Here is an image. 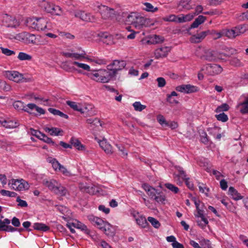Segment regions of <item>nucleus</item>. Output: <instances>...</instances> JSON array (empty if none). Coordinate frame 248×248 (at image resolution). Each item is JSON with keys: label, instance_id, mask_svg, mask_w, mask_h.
I'll list each match as a JSON object with an SVG mask.
<instances>
[{"label": "nucleus", "instance_id": "39", "mask_svg": "<svg viewBox=\"0 0 248 248\" xmlns=\"http://www.w3.org/2000/svg\"><path fill=\"white\" fill-rule=\"evenodd\" d=\"M145 7L143 9L147 12L151 13H155L157 12L158 8L157 7H155L151 3L149 2H144L143 3Z\"/></svg>", "mask_w": 248, "mask_h": 248}, {"label": "nucleus", "instance_id": "29", "mask_svg": "<svg viewBox=\"0 0 248 248\" xmlns=\"http://www.w3.org/2000/svg\"><path fill=\"white\" fill-rule=\"evenodd\" d=\"M202 58L204 60L208 61H216L217 60L215 53L211 50H207Z\"/></svg>", "mask_w": 248, "mask_h": 248}, {"label": "nucleus", "instance_id": "25", "mask_svg": "<svg viewBox=\"0 0 248 248\" xmlns=\"http://www.w3.org/2000/svg\"><path fill=\"white\" fill-rule=\"evenodd\" d=\"M70 142L72 146H74L78 150L83 151L85 149V146L81 144V143L78 139L76 138H71L70 140Z\"/></svg>", "mask_w": 248, "mask_h": 248}, {"label": "nucleus", "instance_id": "41", "mask_svg": "<svg viewBox=\"0 0 248 248\" xmlns=\"http://www.w3.org/2000/svg\"><path fill=\"white\" fill-rule=\"evenodd\" d=\"M136 221L137 224L141 228H146L148 225V223L145 217L141 215L139 217H138Z\"/></svg>", "mask_w": 248, "mask_h": 248}, {"label": "nucleus", "instance_id": "59", "mask_svg": "<svg viewBox=\"0 0 248 248\" xmlns=\"http://www.w3.org/2000/svg\"><path fill=\"white\" fill-rule=\"evenodd\" d=\"M0 193L4 196H8L10 197H14L16 195V194L14 192L2 189L0 190Z\"/></svg>", "mask_w": 248, "mask_h": 248}, {"label": "nucleus", "instance_id": "58", "mask_svg": "<svg viewBox=\"0 0 248 248\" xmlns=\"http://www.w3.org/2000/svg\"><path fill=\"white\" fill-rule=\"evenodd\" d=\"M165 186L174 193H177L179 192V188L171 184L166 183L165 184Z\"/></svg>", "mask_w": 248, "mask_h": 248}, {"label": "nucleus", "instance_id": "46", "mask_svg": "<svg viewBox=\"0 0 248 248\" xmlns=\"http://www.w3.org/2000/svg\"><path fill=\"white\" fill-rule=\"evenodd\" d=\"M164 38L163 37L157 35H153L150 38V42L153 44H159L163 42Z\"/></svg>", "mask_w": 248, "mask_h": 248}, {"label": "nucleus", "instance_id": "49", "mask_svg": "<svg viewBox=\"0 0 248 248\" xmlns=\"http://www.w3.org/2000/svg\"><path fill=\"white\" fill-rule=\"evenodd\" d=\"M159 194H156L154 200L157 202L164 204L165 201H166V197L165 196L161 193V192H158Z\"/></svg>", "mask_w": 248, "mask_h": 248}, {"label": "nucleus", "instance_id": "40", "mask_svg": "<svg viewBox=\"0 0 248 248\" xmlns=\"http://www.w3.org/2000/svg\"><path fill=\"white\" fill-rule=\"evenodd\" d=\"M2 218L3 216H1L0 217V230L4 231L8 225L10 224L11 221L8 218H5L2 220Z\"/></svg>", "mask_w": 248, "mask_h": 248}, {"label": "nucleus", "instance_id": "28", "mask_svg": "<svg viewBox=\"0 0 248 248\" xmlns=\"http://www.w3.org/2000/svg\"><path fill=\"white\" fill-rule=\"evenodd\" d=\"M178 96V94L175 91L172 92L170 94H167L166 100L171 104H177L178 101L175 98Z\"/></svg>", "mask_w": 248, "mask_h": 248}, {"label": "nucleus", "instance_id": "17", "mask_svg": "<svg viewBox=\"0 0 248 248\" xmlns=\"http://www.w3.org/2000/svg\"><path fill=\"white\" fill-rule=\"evenodd\" d=\"M89 221L94 226H96L99 229H102L103 225L106 222L103 221L102 219L94 217L93 215H90L88 217Z\"/></svg>", "mask_w": 248, "mask_h": 248}, {"label": "nucleus", "instance_id": "14", "mask_svg": "<svg viewBox=\"0 0 248 248\" xmlns=\"http://www.w3.org/2000/svg\"><path fill=\"white\" fill-rule=\"evenodd\" d=\"M141 186L151 199H154L156 194H159L155 188L150 186L147 184L144 183Z\"/></svg>", "mask_w": 248, "mask_h": 248}, {"label": "nucleus", "instance_id": "8", "mask_svg": "<svg viewBox=\"0 0 248 248\" xmlns=\"http://www.w3.org/2000/svg\"><path fill=\"white\" fill-rule=\"evenodd\" d=\"M66 104L74 110L80 112L81 113H85L88 109L89 105L79 103L76 102L67 101Z\"/></svg>", "mask_w": 248, "mask_h": 248}, {"label": "nucleus", "instance_id": "47", "mask_svg": "<svg viewBox=\"0 0 248 248\" xmlns=\"http://www.w3.org/2000/svg\"><path fill=\"white\" fill-rule=\"evenodd\" d=\"M73 65H76L78 67L82 69L87 71H91V67L90 66L85 63H83L79 62H78L74 61L72 62Z\"/></svg>", "mask_w": 248, "mask_h": 248}, {"label": "nucleus", "instance_id": "48", "mask_svg": "<svg viewBox=\"0 0 248 248\" xmlns=\"http://www.w3.org/2000/svg\"><path fill=\"white\" fill-rule=\"evenodd\" d=\"M13 107L15 109L18 110L24 111L25 105L21 101H16L14 102Z\"/></svg>", "mask_w": 248, "mask_h": 248}, {"label": "nucleus", "instance_id": "50", "mask_svg": "<svg viewBox=\"0 0 248 248\" xmlns=\"http://www.w3.org/2000/svg\"><path fill=\"white\" fill-rule=\"evenodd\" d=\"M17 58L20 61H30L32 57L26 53L20 52L18 54Z\"/></svg>", "mask_w": 248, "mask_h": 248}, {"label": "nucleus", "instance_id": "10", "mask_svg": "<svg viewBox=\"0 0 248 248\" xmlns=\"http://www.w3.org/2000/svg\"><path fill=\"white\" fill-rule=\"evenodd\" d=\"M222 68L220 65L215 64H208L206 66V73L208 75L214 76L222 72Z\"/></svg>", "mask_w": 248, "mask_h": 248}, {"label": "nucleus", "instance_id": "21", "mask_svg": "<svg viewBox=\"0 0 248 248\" xmlns=\"http://www.w3.org/2000/svg\"><path fill=\"white\" fill-rule=\"evenodd\" d=\"M228 193L232 198L235 201L241 200L243 198V197L232 186L229 187Z\"/></svg>", "mask_w": 248, "mask_h": 248}, {"label": "nucleus", "instance_id": "54", "mask_svg": "<svg viewBox=\"0 0 248 248\" xmlns=\"http://www.w3.org/2000/svg\"><path fill=\"white\" fill-rule=\"evenodd\" d=\"M180 174L181 175H182V177L185 179L186 181V185H187V186H188V187L189 188V189H192L194 187V186H193V184L191 183L189 181V179L188 178H186V175L185 174V172L184 170H180Z\"/></svg>", "mask_w": 248, "mask_h": 248}, {"label": "nucleus", "instance_id": "52", "mask_svg": "<svg viewBox=\"0 0 248 248\" xmlns=\"http://www.w3.org/2000/svg\"><path fill=\"white\" fill-rule=\"evenodd\" d=\"M133 106L134 108V109L138 111H141L146 108L145 105H142L139 101H136L134 102L133 104Z\"/></svg>", "mask_w": 248, "mask_h": 248}, {"label": "nucleus", "instance_id": "63", "mask_svg": "<svg viewBox=\"0 0 248 248\" xmlns=\"http://www.w3.org/2000/svg\"><path fill=\"white\" fill-rule=\"evenodd\" d=\"M157 120L160 125L166 126L168 122L166 121L164 117L161 115H158Z\"/></svg>", "mask_w": 248, "mask_h": 248}, {"label": "nucleus", "instance_id": "33", "mask_svg": "<svg viewBox=\"0 0 248 248\" xmlns=\"http://www.w3.org/2000/svg\"><path fill=\"white\" fill-rule=\"evenodd\" d=\"M206 20V17L203 16H199L196 18L191 25V28H197L200 25L203 23Z\"/></svg>", "mask_w": 248, "mask_h": 248}, {"label": "nucleus", "instance_id": "16", "mask_svg": "<svg viewBox=\"0 0 248 248\" xmlns=\"http://www.w3.org/2000/svg\"><path fill=\"white\" fill-rule=\"evenodd\" d=\"M100 146L108 155H112L113 153V148L106 139L98 141Z\"/></svg>", "mask_w": 248, "mask_h": 248}, {"label": "nucleus", "instance_id": "7", "mask_svg": "<svg viewBox=\"0 0 248 248\" xmlns=\"http://www.w3.org/2000/svg\"><path fill=\"white\" fill-rule=\"evenodd\" d=\"M2 22L3 25L8 28H16L19 25V22L15 17L7 14L3 16Z\"/></svg>", "mask_w": 248, "mask_h": 248}, {"label": "nucleus", "instance_id": "4", "mask_svg": "<svg viewBox=\"0 0 248 248\" xmlns=\"http://www.w3.org/2000/svg\"><path fill=\"white\" fill-rule=\"evenodd\" d=\"M8 185L11 186L13 189L18 191L27 190L30 187L29 183L22 179H12L9 181Z\"/></svg>", "mask_w": 248, "mask_h": 248}, {"label": "nucleus", "instance_id": "55", "mask_svg": "<svg viewBox=\"0 0 248 248\" xmlns=\"http://www.w3.org/2000/svg\"><path fill=\"white\" fill-rule=\"evenodd\" d=\"M230 63L231 64V65L236 66V67H240L243 65V63L241 62L240 60H239L237 57L233 58L230 61Z\"/></svg>", "mask_w": 248, "mask_h": 248}, {"label": "nucleus", "instance_id": "15", "mask_svg": "<svg viewBox=\"0 0 248 248\" xmlns=\"http://www.w3.org/2000/svg\"><path fill=\"white\" fill-rule=\"evenodd\" d=\"M170 48L168 46L161 47L156 49L155 52V56L156 59L166 57L170 51Z\"/></svg>", "mask_w": 248, "mask_h": 248}, {"label": "nucleus", "instance_id": "45", "mask_svg": "<svg viewBox=\"0 0 248 248\" xmlns=\"http://www.w3.org/2000/svg\"><path fill=\"white\" fill-rule=\"evenodd\" d=\"M178 19H179V15L177 16L175 15H170L163 18V20L165 21L174 22L179 23V20Z\"/></svg>", "mask_w": 248, "mask_h": 248}, {"label": "nucleus", "instance_id": "31", "mask_svg": "<svg viewBox=\"0 0 248 248\" xmlns=\"http://www.w3.org/2000/svg\"><path fill=\"white\" fill-rule=\"evenodd\" d=\"M53 3L45 0H42L40 2V6L47 13H49L52 10L51 7Z\"/></svg>", "mask_w": 248, "mask_h": 248}, {"label": "nucleus", "instance_id": "60", "mask_svg": "<svg viewBox=\"0 0 248 248\" xmlns=\"http://www.w3.org/2000/svg\"><path fill=\"white\" fill-rule=\"evenodd\" d=\"M216 117L217 120L222 122H225L228 120V117L226 114L222 112L218 115H216Z\"/></svg>", "mask_w": 248, "mask_h": 248}, {"label": "nucleus", "instance_id": "13", "mask_svg": "<svg viewBox=\"0 0 248 248\" xmlns=\"http://www.w3.org/2000/svg\"><path fill=\"white\" fill-rule=\"evenodd\" d=\"M100 14L102 17L104 19H108L112 17L114 10L112 9L109 8L105 5L100 7Z\"/></svg>", "mask_w": 248, "mask_h": 248}, {"label": "nucleus", "instance_id": "61", "mask_svg": "<svg viewBox=\"0 0 248 248\" xmlns=\"http://www.w3.org/2000/svg\"><path fill=\"white\" fill-rule=\"evenodd\" d=\"M58 171L66 176H71L72 175L70 171L68 170L62 165L61 166Z\"/></svg>", "mask_w": 248, "mask_h": 248}, {"label": "nucleus", "instance_id": "30", "mask_svg": "<svg viewBox=\"0 0 248 248\" xmlns=\"http://www.w3.org/2000/svg\"><path fill=\"white\" fill-rule=\"evenodd\" d=\"M101 230L108 236H113L114 234L112 227L106 222Z\"/></svg>", "mask_w": 248, "mask_h": 248}, {"label": "nucleus", "instance_id": "32", "mask_svg": "<svg viewBox=\"0 0 248 248\" xmlns=\"http://www.w3.org/2000/svg\"><path fill=\"white\" fill-rule=\"evenodd\" d=\"M46 132H48L52 136H58L60 135H62L63 131L58 128L57 127H46L45 128Z\"/></svg>", "mask_w": 248, "mask_h": 248}, {"label": "nucleus", "instance_id": "3", "mask_svg": "<svg viewBox=\"0 0 248 248\" xmlns=\"http://www.w3.org/2000/svg\"><path fill=\"white\" fill-rule=\"evenodd\" d=\"M47 21L43 18L31 17L27 19L26 26L30 28L43 31L46 28Z\"/></svg>", "mask_w": 248, "mask_h": 248}, {"label": "nucleus", "instance_id": "64", "mask_svg": "<svg viewBox=\"0 0 248 248\" xmlns=\"http://www.w3.org/2000/svg\"><path fill=\"white\" fill-rule=\"evenodd\" d=\"M156 81L157 82V86L159 88L164 87L166 84L165 79L162 77L157 78Z\"/></svg>", "mask_w": 248, "mask_h": 248}, {"label": "nucleus", "instance_id": "42", "mask_svg": "<svg viewBox=\"0 0 248 248\" xmlns=\"http://www.w3.org/2000/svg\"><path fill=\"white\" fill-rule=\"evenodd\" d=\"M72 224L74 228L80 229L82 231H86L87 230V228L86 225L77 220H73L72 222Z\"/></svg>", "mask_w": 248, "mask_h": 248}, {"label": "nucleus", "instance_id": "2", "mask_svg": "<svg viewBox=\"0 0 248 248\" xmlns=\"http://www.w3.org/2000/svg\"><path fill=\"white\" fill-rule=\"evenodd\" d=\"M43 184L51 191L59 196H63L66 194V189L57 181L54 179L44 180Z\"/></svg>", "mask_w": 248, "mask_h": 248}, {"label": "nucleus", "instance_id": "24", "mask_svg": "<svg viewBox=\"0 0 248 248\" xmlns=\"http://www.w3.org/2000/svg\"><path fill=\"white\" fill-rule=\"evenodd\" d=\"M236 107L241 113H248V97L243 102L239 103Z\"/></svg>", "mask_w": 248, "mask_h": 248}, {"label": "nucleus", "instance_id": "20", "mask_svg": "<svg viewBox=\"0 0 248 248\" xmlns=\"http://www.w3.org/2000/svg\"><path fill=\"white\" fill-rule=\"evenodd\" d=\"M222 33L224 34V36H226L229 39H233L238 36L235 27H233L231 29H223Z\"/></svg>", "mask_w": 248, "mask_h": 248}, {"label": "nucleus", "instance_id": "19", "mask_svg": "<svg viewBox=\"0 0 248 248\" xmlns=\"http://www.w3.org/2000/svg\"><path fill=\"white\" fill-rule=\"evenodd\" d=\"M207 35L206 31H202L200 33L192 35L190 38V41L194 43H199L203 40Z\"/></svg>", "mask_w": 248, "mask_h": 248}, {"label": "nucleus", "instance_id": "36", "mask_svg": "<svg viewBox=\"0 0 248 248\" xmlns=\"http://www.w3.org/2000/svg\"><path fill=\"white\" fill-rule=\"evenodd\" d=\"M207 34H210L212 36V37L214 39L216 40L221 38L222 36H224V34L222 33V30L219 31L217 32L215 30H207L206 31Z\"/></svg>", "mask_w": 248, "mask_h": 248}, {"label": "nucleus", "instance_id": "44", "mask_svg": "<svg viewBox=\"0 0 248 248\" xmlns=\"http://www.w3.org/2000/svg\"><path fill=\"white\" fill-rule=\"evenodd\" d=\"M81 20L87 22H95L96 18L94 16L91 15L90 13H84L82 16Z\"/></svg>", "mask_w": 248, "mask_h": 248}, {"label": "nucleus", "instance_id": "38", "mask_svg": "<svg viewBox=\"0 0 248 248\" xmlns=\"http://www.w3.org/2000/svg\"><path fill=\"white\" fill-rule=\"evenodd\" d=\"M33 227L35 230L43 232H46L50 229L48 226L42 223H35L33 224Z\"/></svg>", "mask_w": 248, "mask_h": 248}, {"label": "nucleus", "instance_id": "62", "mask_svg": "<svg viewBox=\"0 0 248 248\" xmlns=\"http://www.w3.org/2000/svg\"><path fill=\"white\" fill-rule=\"evenodd\" d=\"M0 49H1L2 53L6 56H9L15 54V51L9 49L8 48L0 47Z\"/></svg>", "mask_w": 248, "mask_h": 248}, {"label": "nucleus", "instance_id": "9", "mask_svg": "<svg viewBox=\"0 0 248 248\" xmlns=\"http://www.w3.org/2000/svg\"><path fill=\"white\" fill-rule=\"evenodd\" d=\"M175 90L178 92L188 94L198 92V88L190 84H183L177 86Z\"/></svg>", "mask_w": 248, "mask_h": 248}, {"label": "nucleus", "instance_id": "51", "mask_svg": "<svg viewBox=\"0 0 248 248\" xmlns=\"http://www.w3.org/2000/svg\"><path fill=\"white\" fill-rule=\"evenodd\" d=\"M41 140H43L44 142L51 144L52 146H53L55 147H58V145L53 140L50 138L46 136L45 134H44L41 139Z\"/></svg>", "mask_w": 248, "mask_h": 248}, {"label": "nucleus", "instance_id": "12", "mask_svg": "<svg viewBox=\"0 0 248 248\" xmlns=\"http://www.w3.org/2000/svg\"><path fill=\"white\" fill-rule=\"evenodd\" d=\"M194 203L195 204L196 209L197 211V214H195V216L196 217H201L202 218V221L204 222V223L205 224H207L208 223V220L204 217L203 215V204L202 203L201 204V202L200 201H197L196 199H194Z\"/></svg>", "mask_w": 248, "mask_h": 248}, {"label": "nucleus", "instance_id": "26", "mask_svg": "<svg viewBox=\"0 0 248 248\" xmlns=\"http://www.w3.org/2000/svg\"><path fill=\"white\" fill-rule=\"evenodd\" d=\"M51 9L52 10L50 12L49 14L52 15L62 16L64 14L63 11L61 7L53 3L52 5Z\"/></svg>", "mask_w": 248, "mask_h": 248}, {"label": "nucleus", "instance_id": "22", "mask_svg": "<svg viewBox=\"0 0 248 248\" xmlns=\"http://www.w3.org/2000/svg\"><path fill=\"white\" fill-rule=\"evenodd\" d=\"M196 16V14L193 13L187 15L181 14L179 15V23L186 22L191 21Z\"/></svg>", "mask_w": 248, "mask_h": 248}, {"label": "nucleus", "instance_id": "57", "mask_svg": "<svg viewBox=\"0 0 248 248\" xmlns=\"http://www.w3.org/2000/svg\"><path fill=\"white\" fill-rule=\"evenodd\" d=\"M229 108L230 107L229 105L226 103H224L218 106L216 108V112L217 113H219L224 111H227L229 110Z\"/></svg>", "mask_w": 248, "mask_h": 248}, {"label": "nucleus", "instance_id": "43", "mask_svg": "<svg viewBox=\"0 0 248 248\" xmlns=\"http://www.w3.org/2000/svg\"><path fill=\"white\" fill-rule=\"evenodd\" d=\"M12 90L11 86L4 80L0 79V91L9 92Z\"/></svg>", "mask_w": 248, "mask_h": 248}, {"label": "nucleus", "instance_id": "11", "mask_svg": "<svg viewBox=\"0 0 248 248\" xmlns=\"http://www.w3.org/2000/svg\"><path fill=\"white\" fill-rule=\"evenodd\" d=\"M62 55L65 57L73 58L77 60L86 59L87 57L86 52L83 50H82L79 53L74 52L73 51H71V52H63Z\"/></svg>", "mask_w": 248, "mask_h": 248}, {"label": "nucleus", "instance_id": "53", "mask_svg": "<svg viewBox=\"0 0 248 248\" xmlns=\"http://www.w3.org/2000/svg\"><path fill=\"white\" fill-rule=\"evenodd\" d=\"M86 122H87V123L88 124L95 125L96 126H98L99 125V126H102V124H101V123L100 121L98 119H97V118H94V119L90 118V119H88L86 120Z\"/></svg>", "mask_w": 248, "mask_h": 248}, {"label": "nucleus", "instance_id": "5", "mask_svg": "<svg viewBox=\"0 0 248 248\" xmlns=\"http://www.w3.org/2000/svg\"><path fill=\"white\" fill-rule=\"evenodd\" d=\"M3 76L8 79L16 83L27 82V78H24L23 75L16 71H5Z\"/></svg>", "mask_w": 248, "mask_h": 248}, {"label": "nucleus", "instance_id": "37", "mask_svg": "<svg viewBox=\"0 0 248 248\" xmlns=\"http://www.w3.org/2000/svg\"><path fill=\"white\" fill-rule=\"evenodd\" d=\"M136 15H137L136 13H131L130 14H129L128 15H126V14H125L126 18L124 20V22L126 24H131V25H133L135 18L136 17Z\"/></svg>", "mask_w": 248, "mask_h": 248}, {"label": "nucleus", "instance_id": "27", "mask_svg": "<svg viewBox=\"0 0 248 248\" xmlns=\"http://www.w3.org/2000/svg\"><path fill=\"white\" fill-rule=\"evenodd\" d=\"M0 125L6 128H14L17 126V124L13 121L0 120Z\"/></svg>", "mask_w": 248, "mask_h": 248}, {"label": "nucleus", "instance_id": "23", "mask_svg": "<svg viewBox=\"0 0 248 248\" xmlns=\"http://www.w3.org/2000/svg\"><path fill=\"white\" fill-rule=\"evenodd\" d=\"M86 60L91 62H93L98 65H105L107 63V61L106 59L98 57H91L87 56Z\"/></svg>", "mask_w": 248, "mask_h": 248}, {"label": "nucleus", "instance_id": "18", "mask_svg": "<svg viewBox=\"0 0 248 248\" xmlns=\"http://www.w3.org/2000/svg\"><path fill=\"white\" fill-rule=\"evenodd\" d=\"M146 19L137 13L133 26L137 29H140L145 25Z\"/></svg>", "mask_w": 248, "mask_h": 248}, {"label": "nucleus", "instance_id": "6", "mask_svg": "<svg viewBox=\"0 0 248 248\" xmlns=\"http://www.w3.org/2000/svg\"><path fill=\"white\" fill-rule=\"evenodd\" d=\"M125 65V62L124 61L114 60L112 63L108 65L107 69L109 71L112 78L119 71L124 68Z\"/></svg>", "mask_w": 248, "mask_h": 248}, {"label": "nucleus", "instance_id": "34", "mask_svg": "<svg viewBox=\"0 0 248 248\" xmlns=\"http://www.w3.org/2000/svg\"><path fill=\"white\" fill-rule=\"evenodd\" d=\"M57 210L64 216H63L62 217L64 219H66L67 217H69V215L70 214V211L68 210V209L63 206H58L57 207Z\"/></svg>", "mask_w": 248, "mask_h": 248}, {"label": "nucleus", "instance_id": "35", "mask_svg": "<svg viewBox=\"0 0 248 248\" xmlns=\"http://www.w3.org/2000/svg\"><path fill=\"white\" fill-rule=\"evenodd\" d=\"M237 35L239 36L248 31V24H242L235 27Z\"/></svg>", "mask_w": 248, "mask_h": 248}, {"label": "nucleus", "instance_id": "1", "mask_svg": "<svg viewBox=\"0 0 248 248\" xmlns=\"http://www.w3.org/2000/svg\"><path fill=\"white\" fill-rule=\"evenodd\" d=\"M87 76L91 79L102 83L108 82L112 78L111 75L108 69L93 70L87 74Z\"/></svg>", "mask_w": 248, "mask_h": 248}, {"label": "nucleus", "instance_id": "56", "mask_svg": "<svg viewBox=\"0 0 248 248\" xmlns=\"http://www.w3.org/2000/svg\"><path fill=\"white\" fill-rule=\"evenodd\" d=\"M149 222H150L151 224L155 228H158L160 224L159 221L154 217H149L147 218Z\"/></svg>", "mask_w": 248, "mask_h": 248}]
</instances>
